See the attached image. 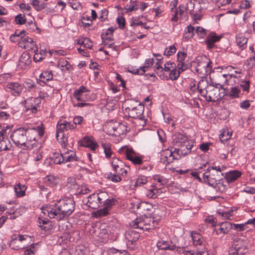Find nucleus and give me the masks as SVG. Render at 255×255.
<instances>
[{"label":"nucleus","mask_w":255,"mask_h":255,"mask_svg":"<svg viewBox=\"0 0 255 255\" xmlns=\"http://www.w3.org/2000/svg\"><path fill=\"white\" fill-rule=\"evenodd\" d=\"M74 209L75 202L73 199L65 198L57 201L54 207L43 210V213L47 214L50 218L60 221L70 216Z\"/></svg>","instance_id":"nucleus-1"},{"label":"nucleus","mask_w":255,"mask_h":255,"mask_svg":"<svg viewBox=\"0 0 255 255\" xmlns=\"http://www.w3.org/2000/svg\"><path fill=\"white\" fill-rule=\"evenodd\" d=\"M125 112L133 119H143L144 106L137 101L129 100L125 103Z\"/></svg>","instance_id":"nucleus-2"},{"label":"nucleus","mask_w":255,"mask_h":255,"mask_svg":"<svg viewBox=\"0 0 255 255\" xmlns=\"http://www.w3.org/2000/svg\"><path fill=\"white\" fill-rule=\"evenodd\" d=\"M10 138L16 146H24L29 148L34 143H30L26 136V130L25 128H20L14 130L10 134Z\"/></svg>","instance_id":"nucleus-3"},{"label":"nucleus","mask_w":255,"mask_h":255,"mask_svg":"<svg viewBox=\"0 0 255 255\" xmlns=\"http://www.w3.org/2000/svg\"><path fill=\"white\" fill-rule=\"evenodd\" d=\"M222 175L219 166H211L203 174L205 182L211 186H214L217 182L219 181Z\"/></svg>","instance_id":"nucleus-4"},{"label":"nucleus","mask_w":255,"mask_h":255,"mask_svg":"<svg viewBox=\"0 0 255 255\" xmlns=\"http://www.w3.org/2000/svg\"><path fill=\"white\" fill-rule=\"evenodd\" d=\"M158 222L154 218L145 217L144 218H136L130 224L132 228L142 231H148L154 229Z\"/></svg>","instance_id":"nucleus-5"},{"label":"nucleus","mask_w":255,"mask_h":255,"mask_svg":"<svg viewBox=\"0 0 255 255\" xmlns=\"http://www.w3.org/2000/svg\"><path fill=\"white\" fill-rule=\"evenodd\" d=\"M76 128L74 124L70 122L64 121L60 123L58 122L57 125L56 138L61 144L65 147L67 144V138L64 136V131L73 129Z\"/></svg>","instance_id":"nucleus-6"},{"label":"nucleus","mask_w":255,"mask_h":255,"mask_svg":"<svg viewBox=\"0 0 255 255\" xmlns=\"http://www.w3.org/2000/svg\"><path fill=\"white\" fill-rule=\"evenodd\" d=\"M87 92L88 91L84 86H81L79 89L74 91L73 93L74 98H75L77 101L82 102L78 103L76 105H75L74 106L84 107L92 106L91 104L85 102V101L89 99H92V98H90V92Z\"/></svg>","instance_id":"nucleus-7"},{"label":"nucleus","mask_w":255,"mask_h":255,"mask_svg":"<svg viewBox=\"0 0 255 255\" xmlns=\"http://www.w3.org/2000/svg\"><path fill=\"white\" fill-rule=\"evenodd\" d=\"M106 192H101L99 193H94L90 195L86 199H83V202L89 208L96 209L101 207L102 200L105 199Z\"/></svg>","instance_id":"nucleus-8"},{"label":"nucleus","mask_w":255,"mask_h":255,"mask_svg":"<svg viewBox=\"0 0 255 255\" xmlns=\"http://www.w3.org/2000/svg\"><path fill=\"white\" fill-rule=\"evenodd\" d=\"M200 82L198 84V90L201 94L205 97L207 101L215 102L221 99L220 90L217 88L210 86L204 91L200 89Z\"/></svg>","instance_id":"nucleus-9"},{"label":"nucleus","mask_w":255,"mask_h":255,"mask_svg":"<svg viewBox=\"0 0 255 255\" xmlns=\"http://www.w3.org/2000/svg\"><path fill=\"white\" fill-rule=\"evenodd\" d=\"M124 126L116 122L107 123L103 127V129L108 134L118 136L122 133Z\"/></svg>","instance_id":"nucleus-10"},{"label":"nucleus","mask_w":255,"mask_h":255,"mask_svg":"<svg viewBox=\"0 0 255 255\" xmlns=\"http://www.w3.org/2000/svg\"><path fill=\"white\" fill-rule=\"evenodd\" d=\"M25 129L27 139L30 143H32L33 141H35L37 137L40 138L44 134L43 129L39 126Z\"/></svg>","instance_id":"nucleus-11"},{"label":"nucleus","mask_w":255,"mask_h":255,"mask_svg":"<svg viewBox=\"0 0 255 255\" xmlns=\"http://www.w3.org/2000/svg\"><path fill=\"white\" fill-rule=\"evenodd\" d=\"M41 101L40 99L30 97L24 101L25 108L27 111L30 110L33 113H36L37 111L36 107L38 106Z\"/></svg>","instance_id":"nucleus-12"},{"label":"nucleus","mask_w":255,"mask_h":255,"mask_svg":"<svg viewBox=\"0 0 255 255\" xmlns=\"http://www.w3.org/2000/svg\"><path fill=\"white\" fill-rule=\"evenodd\" d=\"M148 6V3L141 1H130L125 7L127 11L140 10L143 11Z\"/></svg>","instance_id":"nucleus-13"},{"label":"nucleus","mask_w":255,"mask_h":255,"mask_svg":"<svg viewBox=\"0 0 255 255\" xmlns=\"http://www.w3.org/2000/svg\"><path fill=\"white\" fill-rule=\"evenodd\" d=\"M78 143L80 146L88 147L92 151H94L98 147L97 143L93 136H86Z\"/></svg>","instance_id":"nucleus-14"},{"label":"nucleus","mask_w":255,"mask_h":255,"mask_svg":"<svg viewBox=\"0 0 255 255\" xmlns=\"http://www.w3.org/2000/svg\"><path fill=\"white\" fill-rule=\"evenodd\" d=\"M195 4L192 1H187L185 3L181 4L178 6L179 9V14L181 16H186L187 12L189 11L191 14L194 12Z\"/></svg>","instance_id":"nucleus-15"},{"label":"nucleus","mask_w":255,"mask_h":255,"mask_svg":"<svg viewBox=\"0 0 255 255\" xmlns=\"http://www.w3.org/2000/svg\"><path fill=\"white\" fill-rule=\"evenodd\" d=\"M125 154L127 158L134 164L140 165L143 162L142 159L138 156L132 148H127Z\"/></svg>","instance_id":"nucleus-16"},{"label":"nucleus","mask_w":255,"mask_h":255,"mask_svg":"<svg viewBox=\"0 0 255 255\" xmlns=\"http://www.w3.org/2000/svg\"><path fill=\"white\" fill-rule=\"evenodd\" d=\"M7 90L14 96H19L23 89V86L16 82H10L6 85Z\"/></svg>","instance_id":"nucleus-17"},{"label":"nucleus","mask_w":255,"mask_h":255,"mask_svg":"<svg viewBox=\"0 0 255 255\" xmlns=\"http://www.w3.org/2000/svg\"><path fill=\"white\" fill-rule=\"evenodd\" d=\"M233 228V224L228 221L224 222L219 224L216 229L215 232L217 235L227 234Z\"/></svg>","instance_id":"nucleus-18"},{"label":"nucleus","mask_w":255,"mask_h":255,"mask_svg":"<svg viewBox=\"0 0 255 255\" xmlns=\"http://www.w3.org/2000/svg\"><path fill=\"white\" fill-rule=\"evenodd\" d=\"M139 237V233L134 230H129L125 233V238L128 241L127 245H133V243L138 240Z\"/></svg>","instance_id":"nucleus-19"},{"label":"nucleus","mask_w":255,"mask_h":255,"mask_svg":"<svg viewBox=\"0 0 255 255\" xmlns=\"http://www.w3.org/2000/svg\"><path fill=\"white\" fill-rule=\"evenodd\" d=\"M248 252L246 246L242 245H235V247L229 251L230 255H245Z\"/></svg>","instance_id":"nucleus-20"},{"label":"nucleus","mask_w":255,"mask_h":255,"mask_svg":"<svg viewBox=\"0 0 255 255\" xmlns=\"http://www.w3.org/2000/svg\"><path fill=\"white\" fill-rule=\"evenodd\" d=\"M221 37V36L217 35L214 32H211L209 34L205 40L208 48L210 49L213 48L215 43L220 41Z\"/></svg>","instance_id":"nucleus-21"},{"label":"nucleus","mask_w":255,"mask_h":255,"mask_svg":"<svg viewBox=\"0 0 255 255\" xmlns=\"http://www.w3.org/2000/svg\"><path fill=\"white\" fill-rule=\"evenodd\" d=\"M173 153L172 152V150L169 149H166L163 150L161 153V156H162L161 158V162L165 164H168L174 161V158L172 157Z\"/></svg>","instance_id":"nucleus-22"},{"label":"nucleus","mask_w":255,"mask_h":255,"mask_svg":"<svg viewBox=\"0 0 255 255\" xmlns=\"http://www.w3.org/2000/svg\"><path fill=\"white\" fill-rule=\"evenodd\" d=\"M22 86L23 88H24L29 92H36L39 89L38 83L35 82L31 79H27L25 80Z\"/></svg>","instance_id":"nucleus-23"},{"label":"nucleus","mask_w":255,"mask_h":255,"mask_svg":"<svg viewBox=\"0 0 255 255\" xmlns=\"http://www.w3.org/2000/svg\"><path fill=\"white\" fill-rule=\"evenodd\" d=\"M242 175V172L237 170H231L227 172L225 175L227 182H232L238 179Z\"/></svg>","instance_id":"nucleus-24"},{"label":"nucleus","mask_w":255,"mask_h":255,"mask_svg":"<svg viewBox=\"0 0 255 255\" xmlns=\"http://www.w3.org/2000/svg\"><path fill=\"white\" fill-rule=\"evenodd\" d=\"M205 61L198 62L197 71L201 70L202 68H205L206 73L210 72L212 69V62L206 56L204 57Z\"/></svg>","instance_id":"nucleus-25"},{"label":"nucleus","mask_w":255,"mask_h":255,"mask_svg":"<svg viewBox=\"0 0 255 255\" xmlns=\"http://www.w3.org/2000/svg\"><path fill=\"white\" fill-rule=\"evenodd\" d=\"M157 247L159 249L164 250H171L173 251L175 250L176 247L173 245L172 243L165 241H159L157 243Z\"/></svg>","instance_id":"nucleus-26"},{"label":"nucleus","mask_w":255,"mask_h":255,"mask_svg":"<svg viewBox=\"0 0 255 255\" xmlns=\"http://www.w3.org/2000/svg\"><path fill=\"white\" fill-rule=\"evenodd\" d=\"M64 163L72 162L78 160V157L76 156L74 151L68 150L63 153Z\"/></svg>","instance_id":"nucleus-27"},{"label":"nucleus","mask_w":255,"mask_h":255,"mask_svg":"<svg viewBox=\"0 0 255 255\" xmlns=\"http://www.w3.org/2000/svg\"><path fill=\"white\" fill-rule=\"evenodd\" d=\"M12 145L7 137H2L0 140V151L9 150Z\"/></svg>","instance_id":"nucleus-28"},{"label":"nucleus","mask_w":255,"mask_h":255,"mask_svg":"<svg viewBox=\"0 0 255 255\" xmlns=\"http://www.w3.org/2000/svg\"><path fill=\"white\" fill-rule=\"evenodd\" d=\"M77 44L88 49H90L93 46L92 41L87 37H80L77 40Z\"/></svg>","instance_id":"nucleus-29"},{"label":"nucleus","mask_w":255,"mask_h":255,"mask_svg":"<svg viewBox=\"0 0 255 255\" xmlns=\"http://www.w3.org/2000/svg\"><path fill=\"white\" fill-rule=\"evenodd\" d=\"M20 40H21L18 42V45L19 47L25 49L26 47L31 46V45H34V41L30 37H27L24 39H20Z\"/></svg>","instance_id":"nucleus-30"},{"label":"nucleus","mask_w":255,"mask_h":255,"mask_svg":"<svg viewBox=\"0 0 255 255\" xmlns=\"http://www.w3.org/2000/svg\"><path fill=\"white\" fill-rule=\"evenodd\" d=\"M43 183L46 186L53 187L57 182V180L53 175H47L43 179Z\"/></svg>","instance_id":"nucleus-31"},{"label":"nucleus","mask_w":255,"mask_h":255,"mask_svg":"<svg viewBox=\"0 0 255 255\" xmlns=\"http://www.w3.org/2000/svg\"><path fill=\"white\" fill-rule=\"evenodd\" d=\"M178 1H174L172 2L173 6L171 8V11L172 13V17L171 21L173 22H176L178 20V17L177 16L178 13V8H176Z\"/></svg>","instance_id":"nucleus-32"},{"label":"nucleus","mask_w":255,"mask_h":255,"mask_svg":"<svg viewBox=\"0 0 255 255\" xmlns=\"http://www.w3.org/2000/svg\"><path fill=\"white\" fill-rule=\"evenodd\" d=\"M241 90L240 87L238 86L233 87L231 88L230 91L226 94L232 99L239 98L240 97V93Z\"/></svg>","instance_id":"nucleus-33"},{"label":"nucleus","mask_w":255,"mask_h":255,"mask_svg":"<svg viewBox=\"0 0 255 255\" xmlns=\"http://www.w3.org/2000/svg\"><path fill=\"white\" fill-rule=\"evenodd\" d=\"M107 197L108 194L106 193L105 199L102 200L101 207L104 206V207L109 210L114 204L115 201L113 199H108Z\"/></svg>","instance_id":"nucleus-34"},{"label":"nucleus","mask_w":255,"mask_h":255,"mask_svg":"<svg viewBox=\"0 0 255 255\" xmlns=\"http://www.w3.org/2000/svg\"><path fill=\"white\" fill-rule=\"evenodd\" d=\"M102 146L104 149L106 157L107 158L111 157L113 154L111 149V144L109 143L102 142Z\"/></svg>","instance_id":"nucleus-35"},{"label":"nucleus","mask_w":255,"mask_h":255,"mask_svg":"<svg viewBox=\"0 0 255 255\" xmlns=\"http://www.w3.org/2000/svg\"><path fill=\"white\" fill-rule=\"evenodd\" d=\"M26 189L24 185L20 184H17L14 187V190L17 197H22L25 195V190Z\"/></svg>","instance_id":"nucleus-36"},{"label":"nucleus","mask_w":255,"mask_h":255,"mask_svg":"<svg viewBox=\"0 0 255 255\" xmlns=\"http://www.w3.org/2000/svg\"><path fill=\"white\" fill-rule=\"evenodd\" d=\"M40 80L45 83L51 80L53 78V75L51 71H45L42 73L40 76Z\"/></svg>","instance_id":"nucleus-37"},{"label":"nucleus","mask_w":255,"mask_h":255,"mask_svg":"<svg viewBox=\"0 0 255 255\" xmlns=\"http://www.w3.org/2000/svg\"><path fill=\"white\" fill-rule=\"evenodd\" d=\"M107 255H128L125 250H119L115 248L109 249L107 251Z\"/></svg>","instance_id":"nucleus-38"},{"label":"nucleus","mask_w":255,"mask_h":255,"mask_svg":"<svg viewBox=\"0 0 255 255\" xmlns=\"http://www.w3.org/2000/svg\"><path fill=\"white\" fill-rule=\"evenodd\" d=\"M52 160L55 164H61L64 163L62 153H54L52 156Z\"/></svg>","instance_id":"nucleus-39"},{"label":"nucleus","mask_w":255,"mask_h":255,"mask_svg":"<svg viewBox=\"0 0 255 255\" xmlns=\"http://www.w3.org/2000/svg\"><path fill=\"white\" fill-rule=\"evenodd\" d=\"M31 4L37 10H41L46 6V3L44 1H32Z\"/></svg>","instance_id":"nucleus-40"},{"label":"nucleus","mask_w":255,"mask_h":255,"mask_svg":"<svg viewBox=\"0 0 255 255\" xmlns=\"http://www.w3.org/2000/svg\"><path fill=\"white\" fill-rule=\"evenodd\" d=\"M247 41L248 39L244 36L239 35L236 37V43L240 47L244 46L247 44Z\"/></svg>","instance_id":"nucleus-41"},{"label":"nucleus","mask_w":255,"mask_h":255,"mask_svg":"<svg viewBox=\"0 0 255 255\" xmlns=\"http://www.w3.org/2000/svg\"><path fill=\"white\" fill-rule=\"evenodd\" d=\"M46 52L45 50H41L39 53H35L33 60L35 62H37L44 59L45 57Z\"/></svg>","instance_id":"nucleus-42"},{"label":"nucleus","mask_w":255,"mask_h":255,"mask_svg":"<svg viewBox=\"0 0 255 255\" xmlns=\"http://www.w3.org/2000/svg\"><path fill=\"white\" fill-rule=\"evenodd\" d=\"M19 61L20 63L28 64L30 62V57L28 53H23L19 59Z\"/></svg>","instance_id":"nucleus-43"},{"label":"nucleus","mask_w":255,"mask_h":255,"mask_svg":"<svg viewBox=\"0 0 255 255\" xmlns=\"http://www.w3.org/2000/svg\"><path fill=\"white\" fill-rule=\"evenodd\" d=\"M155 70L156 71V74L158 76L162 79H163L165 77L163 72H165L162 66H160L159 62H157L156 65L154 66Z\"/></svg>","instance_id":"nucleus-44"},{"label":"nucleus","mask_w":255,"mask_h":255,"mask_svg":"<svg viewBox=\"0 0 255 255\" xmlns=\"http://www.w3.org/2000/svg\"><path fill=\"white\" fill-rule=\"evenodd\" d=\"M111 164L114 170H117V168L121 167V166H125L122 161L117 158H114Z\"/></svg>","instance_id":"nucleus-45"},{"label":"nucleus","mask_w":255,"mask_h":255,"mask_svg":"<svg viewBox=\"0 0 255 255\" xmlns=\"http://www.w3.org/2000/svg\"><path fill=\"white\" fill-rule=\"evenodd\" d=\"M191 236L195 246H197L202 243V241L201 240L202 236L200 234L196 233H192Z\"/></svg>","instance_id":"nucleus-46"},{"label":"nucleus","mask_w":255,"mask_h":255,"mask_svg":"<svg viewBox=\"0 0 255 255\" xmlns=\"http://www.w3.org/2000/svg\"><path fill=\"white\" fill-rule=\"evenodd\" d=\"M213 187H214L217 191H219L220 192L225 191L227 189V185H225L220 180L219 181L217 182Z\"/></svg>","instance_id":"nucleus-47"},{"label":"nucleus","mask_w":255,"mask_h":255,"mask_svg":"<svg viewBox=\"0 0 255 255\" xmlns=\"http://www.w3.org/2000/svg\"><path fill=\"white\" fill-rule=\"evenodd\" d=\"M109 210L104 207L102 209L98 210L95 213V215L96 218H101L109 214Z\"/></svg>","instance_id":"nucleus-48"},{"label":"nucleus","mask_w":255,"mask_h":255,"mask_svg":"<svg viewBox=\"0 0 255 255\" xmlns=\"http://www.w3.org/2000/svg\"><path fill=\"white\" fill-rule=\"evenodd\" d=\"M15 21L16 24L22 25L26 23V19L24 14H19L15 17Z\"/></svg>","instance_id":"nucleus-49"},{"label":"nucleus","mask_w":255,"mask_h":255,"mask_svg":"<svg viewBox=\"0 0 255 255\" xmlns=\"http://www.w3.org/2000/svg\"><path fill=\"white\" fill-rule=\"evenodd\" d=\"M147 182V177L144 176H139L135 182L134 186H141L145 184Z\"/></svg>","instance_id":"nucleus-50"},{"label":"nucleus","mask_w":255,"mask_h":255,"mask_svg":"<svg viewBox=\"0 0 255 255\" xmlns=\"http://www.w3.org/2000/svg\"><path fill=\"white\" fill-rule=\"evenodd\" d=\"M107 178L110 179L114 182H118L120 181L122 179L118 174L115 173L110 172L107 175Z\"/></svg>","instance_id":"nucleus-51"},{"label":"nucleus","mask_w":255,"mask_h":255,"mask_svg":"<svg viewBox=\"0 0 255 255\" xmlns=\"http://www.w3.org/2000/svg\"><path fill=\"white\" fill-rule=\"evenodd\" d=\"M26 26L27 29L30 32L34 31L35 30H39L35 21H33L32 20L26 23Z\"/></svg>","instance_id":"nucleus-52"},{"label":"nucleus","mask_w":255,"mask_h":255,"mask_svg":"<svg viewBox=\"0 0 255 255\" xmlns=\"http://www.w3.org/2000/svg\"><path fill=\"white\" fill-rule=\"evenodd\" d=\"M196 246L197 247V253L199 255L207 254V252H208L207 249L204 244L202 243Z\"/></svg>","instance_id":"nucleus-53"},{"label":"nucleus","mask_w":255,"mask_h":255,"mask_svg":"<svg viewBox=\"0 0 255 255\" xmlns=\"http://www.w3.org/2000/svg\"><path fill=\"white\" fill-rule=\"evenodd\" d=\"M169 72V78L172 80H175L179 77L181 72L178 70L176 69L175 68Z\"/></svg>","instance_id":"nucleus-54"},{"label":"nucleus","mask_w":255,"mask_h":255,"mask_svg":"<svg viewBox=\"0 0 255 255\" xmlns=\"http://www.w3.org/2000/svg\"><path fill=\"white\" fill-rule=\"evenodd\" d=\"M81 22L84 27L89 26L92 24V20L89 16H84L81 19Z\"/></svg>","instance_id":"nucleus-55"},{"label":"nucleus","mask_w":255,"mask_h":255,"mask_svg":"<svg viewBox=\"0 0 255 255\" xmlns=\"http://www.w3.org/2000/svg\"><path fill=\"white\" fill-rule=\"evenodd\" d=\"M153 179L155 181L158 182L162 185H166L168 183L167 179L165 178L163 176L159 175H155L153 177Z\"/></svg>","instance_id":"nucleus-56"},{"label":"nucleus","mask_w":255,"mask_h":255,"mask_svg":"<svg viewBox=\"0 0 255 255\" xmlns=\"http://www.w3.org/2000/svg\"><path fill=\"white\" fill-rule=\"evenodd\" d=\"M176 66L173 62L168 61L164 64V68L163 69L165 72H170L174 68H175Z\"/></svg>","instance_id":"nucleus-57"},{"label":"nucleus","mask_w":255,"mask_h":255,"mask_svg":"<svg viewBox=\"0 0 255 255\" xmlns=\"http://www.w3.org/2000/svg\"><path fill=\"white\" fill-rule=\"evenodd\" d=\"M176 48L174 45H171L169 48H166L164 51V55L170 56L176 52Z\"/></svg>","instance_id":"nucleus-58"},{"label":"nucleus","mask_w":255,"mask_h":255,"mask_svg":"<svg viewBox=\"0 0 255 255\" xmlns=\"http://www.w3.org/2000/svg\"><path fill=\"white\" fill-rule=\"evenodd\" d=\"M128 167L125 168V166H121V167L117 168V170H114L116 173L118 174L119 176L122 175L125 176L128 173Z\"/></svg>","instance_id":"nucleus-59"},{"label":"nucleus","mask_w":255,"mask_h":255,"mask_svg":"<svg viewBox=\"0 0 255 255\" xmlns=\"http://www.w3.org/2000/svg\"><path fill=\"white\" fill-rule=\"evenodd\" d=\"M232 77L237 78V76L234 74H223L220 77V79L223 81L225 84H228V82Z\"/></svg>","instance_id":"nucleus-60"},{"label":"nucleus","mask_w":255,"mask_h":255,"mask_svg":"<svg viewBox=\"0 0 255 255\" xmlns=\"http://www.w3.org/2000/svg\"><path fill=\"white\" fill-rule=\"evenodd\" d=\"M46 91H47V92L45 91L44 90H43V91L40 90V91H38L39 96L37 98L40 99V101H41L42 99H43V100L46 99L49 97L50 95L47 92L48 91H49V90H46Z\"/></svg>","instance_id":"nucleus-61"},{"label":"nucleus","mask_w":255,"mask_h":255,"mask_svg":"<svg viewBox=\"0 0 255 255\" xmlns=\"http://www.w3.org/2000/svg\"><path fill=\"white\" fill-rule=\"evenodd\" d=\"M69 4L74 9L79 10L82 8V5L79 1H69Z\"/></svg>","instance_id":"nucleus-62"},{"label":"nucleus","mask_w":255,"mask_h":255,"mask_svg":"<svg viewBox=\"0 0 255 255\" xmlns=\"http://www.w3.org/2000/svg\"><path fill=\"white\" fill-rule=\"evenodd\" d=\"M250 83L249 80L242 81L240 82V86L242 87L245 91L248 92L250 88Z\"/></svg>","instance_id":"nucleus-63"},{"label":"nucleus","mask_w":255,"mask_h":255,"mask_svg":"<svg viewBox=\"0 0 255 255\" xmlns=\"http://www.w3.org/2000/svg\"><path fill=\"white\" fill-rule=\"evenodd\" d=\"M231 135L229 131H224L220 135V139L222 141H226L230 138Z\"/></svg>","instance_id":"nucleus-64"}]
</instances>
